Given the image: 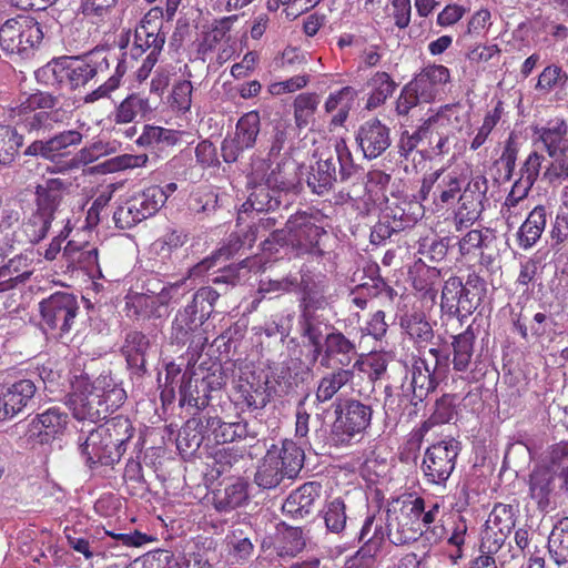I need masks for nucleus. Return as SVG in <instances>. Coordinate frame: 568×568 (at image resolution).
Returning <instances> with one entry per match:
<instances>
[{"label": "nucleus", "instance_id": "nucleus-1", "mask_svg": "<svg viewBox=\"0 0 568 568\" xmlns=\"http://www.w3.org/2000/svg\"><path fill=\"white\" fill-rule=\"evenodd\" d=\"M132 436L131 422L119 415L87 434L82 430L79 437L80 450L90 467L97 464L113 465L121 459Z\"/></svg>", "mask_w": 568, "mask_h": 568}, {"label": "nucleus", "instance_id": "nucleus-2", "mask_svg": "<svg viewBox=\"0 0 568 568\" xmlns=\"http://www.w3.org/2000/svg\"><path fill=\"white\" fill-rule=\"evenodd\" d=\"M120 61L108 51L100 49L78 57H61L52 60L37 72L51 84H65L71 89L84 87L89 81L105 75L111 62Z\"/></svg>", "mask_w": 568, "mask_h": 568}, {"label": "nucleus", "instance_id": "nucleus-3", "mask_svg": "<svg viewBox=\"0 0 568 568\" xmlns=\"http://www.w3.org/2000/svg\"><path fill=\"white\" fill-rule=\"evenodd\" d=\"M323 217L318 212L302 211L291 215L284 230L273 231L262 243L264 251H271V245H291L298 255L311 254L322 256L324 250L321 240L326 235L322 225Z\"/></svg>", "mask_w": 568, "mask_h": 568}, {"label": "nucleus", "instance_id": "nucleus-4", "mask_svg": "<svg viewBox=\"0 0 568 568\" xmlns=\"http://www.w3.org/2000/svg\"><path fill=\"white\" fill-rule=\"evenodd\" d=\"M315 156L317 161L307 175V185L315 194L329 192L337 181V174L344 181L355 172L353 155L343 139H335L327 146L317 150Z\"/></svg>", "mask_w": 568, "mask_h": 568}, {"label": "nucleus", "instance_id": "nucleus-5", "mask_svg": "<svg viewBox=\"0 0 568 568\" xmlns=\"http://www.w3.org/2000/svg\"><path fill=\"white\" fill-rule=\"evenodd\" d=\"M423 511V498L416 497L403 503L398 513H387V536L395 546H403L423 537L430 544H437L444 536L443 526L423 529L418 515Z\"/></svg>", "mask_w": 568, "mask_h": 568}, {"label": "nucleus", "instance_id": "nucleus-6", "mask_svg": "<svg viewBox=\"0 0 568 568\" xmlns=\"http://www.w3.org/2000/svg\"><path fill=\"white\" fill-rule=\"evenodd\" d=\"M58 97L48 92H36L26 98L13 110V119L17 125L30 134L45 135L50 133L55 123L60 122V113L54 108L58 105Z\"/></svg>", "mask_w": 568, "mask_h": 568}, {"label": "nucleus", "instance_id": "nucleus-7", "mask_svg": "<svg viewBox=\"0 0 568 568\" xmlns=\"http://www.w3.org/2000/svg\"><path fill=\"white\" fill-rule=\"evenodd\" d=\"M42 39L40 23L29 16L21 14L9 19L0 28V48L10 57H31Z\"/></svg>", "mask_w": 568, "mask_h": 568}, {"label": "nucleus", "instance_id": "nucleus-8", "mask_svg": "<svg viewBox=\"0 0 568 568\" xmlns=\"http://www.w3.org/2000/svg\"><path fill=\"white\" fill-rule=\"evenodd\" d=\"M373 409L368 404L356 399L346 403L332 425L329 439L336 447H346L358 443L372 423Z\"/></svg>", "mask_w": 568, "mask_h": 568}, {"label": "nucleus", "instance_id": "nucleus-9", "mask_svg": "<svg viewBox=\"0 0 568 568\" xmlns=\"http://www.w3.org/2000/svg\"><path fill=\"white\" fill-rule=\"evenodd\" d=\"M42 325L59 336L69 333L78 315L77 297L67 292H57L39 303Z\"/></svg>", "mask_w": 568, "mask_h": 568}, {"label": "nucleus", "instance_id": "nucleus-10", "mask_svg": "<svg viewBox=\"0 0 568 568\" xmlns=\"http://www.w3.org/2000/svg\"><path fill=\"white\" fill-rule=\"evenodd\" d=\"M460 444L454 438H446L429 446L424 454L422 470L430 484H445L455 469Z\"/></svg>", "mask_w": 568, "mask_h": 568}, {"label": "nucleus", "instance_id": "nucleus-11", "mask_svg": "<svg viewBox=\"0 0 568 568\" xmlns=\"http://www.w3.org/2000/svg\"><path fill=\"white\" fill-rule=\"evenodd\" d=\"M488 190L487 179L477 174L473 176L463 192L459 194L457 206L454 211L455 230L462 232L477 221L484 210L483 202Z\"/></svg>", "mask_w": 568, "mask_h": 568}, {"label": "nucleus", "instance_id": "nucleus-12", "mask_svg": "<svg viewBox=\"0 0 568 568\" xmlns=\"http://www.w3.org/2000/svg\"><path fill=\"white\" fill-rule=\"evenodd\" d=\"M162 16L163 12L160 8H153L135 28L133 44L129 52L131 61H136L143 54L160 55L165 43V36L161 32Z\"/></svg>", "mask_w": 568, "mask_h": 568}, {"label": "nucleus", "instance_id": "nucleus-13", "mask_svg": "<svg viewBox=\"0 0 568 568\" xmlns=\"http://www.w3.org/2000/svg\"><path fill=\"white\" fill-rule=\"evenodd\" d=\"M435 366L430 367L426 358L412 357L406 365L405 377L400 385L402 395L410 405L417 406L435 388L437 382L434 378Z\"/></svg>", "mask_w": 568, "mask_h": 568}, {"label": "nucleus", "instance_id": "nucleus-14", "mask_svg": "<svg viewBox=\"0 0 568 568\" xmlns=\"http://www.w3.org/2000/svg\"><path fill=\"white\" fill-rule=\"evenodd\" d=\"M290 386L288 382L278 383V388L271 385V382L263 379L255 373H250L241 377L235 387L236 403L251 410L265 407L271 399L272 394H284Z\"/></svg>", "mask_w": 568, "mask_h": 568}, {"label": "nucleus", "instance_id": "nucleus-15", "mask_svg": "<svg viewBox=\"0 0 568 568\" xmlns=\"http://www.w3.org/2000/svg\"><path fill=\"white\" fill-rule=\"evenodd\" d=\"M261 129V118L257 111H250L242 115L235 128L233 136L223 140L221 146L222 158L226 163L236 162L240 155L255 145Z\"/></svg>", "mask_w": 568, "mask_h": 568}, {"label": "nucleus", "instance_id": "nucleus-16", "mask_svg": "<svg viewBox=\"0 0 568 568\" xmlns=\"http://www.w3.org/2000/svg\"><path fill=\"white\" fill-rule=\"evenodd\" d=\"M205 318L194 310V306L186 305L183 310H180L171 327L170 338L172 343L178 345H185L190 343V348L199 354L204 345L207 343V338L204 335L202 325Z\"/></svg>", "mask_w": 568, "mask_h": 568}, {"label": "nucleus", "instance_id": "nucleus-17", "mask_svg": "<svg viewBox=\"0 0 568 568\" xmlns=\"http://www.w3.org/2000/svg\"><path fill=\"white\" fill-rule=\"evenodd\" d=\"M180 284H166L160 292L134 294L126 302L129 311L136 318H163L169 315L171 301L178 295Z\"/></svg>", "mask_w": 568, "mask_h": 568}, {"label": "nucleus", "instance_id": "nucleus-18", "mask_svg": "<svg viewBox=\"0 0 568 568\" xmlns=\"http://www.w3.org/2000/svg\"><path fill=\"white\" fill-rule=\"evenodd\" d=\"M195 423L199 428V437L193 436V440L199 446L204 438L214 440L216 444H226L247 437H255V433L251 432L246 422L225 423L221 418L214 416H204L196 422L189 420L187 425Z\"/></svg>", "mask_w": 568, "mask_h": 568}, {"label": "nucleus", "instance_id": "nucleus-19", "mask_svg": "<svg viewBox=\"0 0 568 568\" xmlns=\"http://www.w3.org/2000/svg\"><path fill=\"white\" fill-rule=\"evenodd\" d=\"M69 183L62 179H48L36 186V220L41 222L38 237L48 234Z\"/></svg>", "mask_w": 568, "mask_h": 568}, {"label": "nucleus", "instance_id": "nucleus-20", "mask_svg": "<svg viewBox=\"0 0 568 568\" xmlns=\"http://www.w3.org/2000/svg\"><path fill=\"white\" fill-rule=\"evenodd\" d=\"M301 300L302 313L316 314L324 311L333 303L329 280L323 274L305 272L301 276Z\"/></svg>", "mask_w": 568, "mask_h": 568}, {"label": "nucleus", "instance_id": "nucleus-21", "mask_svg": "<svg viewBox=\"0 0 568 568\" xmlns=\"http://www.w3.org/2000/svg\"><path fill=\"white\" fill-rule=\"evenodd\" d=\"M532 142L536 149L545 151L548 156H568V124L556 118L545 124L532 128Z\"/></svg>", "mask_w": 568, "mask_h": 568}, {"label": "nucleus", "instance_id": "nucleus-22", "mask_svg": "<svg viewBox=\"0 0 568 568\" xmlns=\"http://www.w3.org/2000/svg\"><path fill=\"white\" fill-rule=\"evenodd\" d=\"M322 347L318 356L320 366L327 369L334 366L347 368L357 355L355 342L335 328L325 335Z\"/></svg>", "mask_w": 568, "mask_h": 568}, {"label": "nucleus", "instance_id": "nucleus-23", "mask_svg": "<svg viewBox=\"0 0 568 568\" xmlns=\"http://www.w3.org/2000/svg\"><path fill=\"white\" fill-rule=\"evenodd\" d=\"M83 135L78 130H65L49 139H38L29 144L23 154L27 156H41L54 162L61 156L68 155V149L81 144Z\"/></svg>", "mask_w": 568, "mask_h": 568}, {"label": "nucleus", "instance_id": "nucleus-24", "mask_svg": "<svg viewBox=\"0 0 568 568\" xmlns=\"http://www.w3.org/2000/svg\"><path fill=\"white\" fill-rule=\"evenodd\" d=\"M100 389L95 383L87 384L83 388L77 387L70 395L68 404L75 419L97 423L106 417L101 402L103 393Z\"/></svg>", "mask_w": 568, "mask_h": 568}, {"label": "nucleus", "instance_id": "nucleus-25", "mask_svg": "<svg viewBox=\"0 0 568 568\" xmlns=\"http://www.w3.org/2000/svg\"><path fill=\"white\" fill-rule=\"evenodd\" d=\"M356 141L366 159H376L390 145L389 129L379 120H369L359 126Z\"/></svg>", "mask_w": 568, "mask_h": 568}, {"label": "nucleus", "instance_id": "nucleus-26", "mask_svg": "<svg viewBox=\"0 0 568 568\" xmlns=\"http://www.w3.org/2000/svg\"><path fill=\"white\" fill-rule=\"evenodd\" d=\"M449 80L448 68L442 64H430L422 69L409 83L419 93V99L423 102L430 103L444 90Z\"/></svg>", "mask_w": 568, "mask_h": 568}, {"label": "nucleus", "instance_id": "nucleus-27", "mask_svg": "<svg viewBox=\"0 0 568 568\" xmlns=\"http://www.w3.org/2000/svg\"><path fill=\"white\" fill-rule=\"evenodd\" d=\"M37 385L29 378L3 385L0 389L9 419L21 413L33 400Z\"/></svg>", "mask_w": 568, "mask_h": 568}, {"label": "nucleus", "instance_id": "nucleus-28", "mask_svg": "<svg viewBox=\"0 0 568 568\" xmlns=\"http://www.w3.org/2000/svg\"><path fill=\"white\" fill-rule=\"evenodd\" d=\"M442 310L453 316H458L462 312L470 313L474 308L469 298V291L464 286L463 281L457 276L449 277L442 291Z\"/></svg>", "mask_w": 568, "mask_h": 568}, {"label": "nucleus", "instance_id": "nucleus-29", "mask_svg": "<svg viewBox=\"0 0 568 568\" xmlns=\"http://www.w3.org/2000/svg\"><path fill=\"white\" fill-rule=\"evenodd\" d=\"M68 414L60 407H50L38 414L29 424L31 436L41 437V442H48L65 429Z\"/></svg>", "mask_w": 568, "mask_h": 568}, {"label": "nucleus", "instance_id": "nucleus-30", "mask_svg": "<svg viewBox=\"0 0 568 568\" xmlns=\"http://www.w3.org/2000/svg\"><path fill=\"white\" fill-rule=\"evenodd\" d=\"M358 364L359 362L356 361L353 368L335 367L333 371L324 374L317 383L315 403L324 404L332 400L342 388L349 385L355 376L354 368Z\"/></svg>", "mask_w": 568, "mask_h": 568}, {"label": "nucleus", "instance_id": "nucleus-31", "mask_svg": "<svg viewBox=\"0 0 568 568\" xmlns=\"http://www.w3.org/2000/svg\"><path fill=\"white\" fill-rule=\"evenodd\" d=\"M318 496L320 485L305 483L290 494L282 506V511L293 519H303L311 514L314 501Z\"/></svg>", "mask_w": 568, "mask_h": 568}, {"label": "nucleus", "instance_id": "nucleus-32", "mask_svg": "<svg viewBox=\"0 0 568 568\" xmlns=\"http://www.w3.org/2000/svg\"><path fill=\"white\" fill-rule=\"evenodd\" d=\"M529 496L537 504L540 511L552 509L551 497L555 490V475L546 467H537L529 475Z\"/></svg>", "mask_w": 568, "mask_h": 568}, {"label": "nucleus", "instance_id": "nucleus-33", "mask_svg": "<svg viewBox=\"0 0 568 568\" xmlns=\"http://www.w3.org/2000/svg\"><path fill=\"white\" fill-rule=\"evenodd\" d=\"M547 223V210L542 205L536 206L521 224L518 232L520 247L530 248L540 239Z\"/></svg>", "mask_w": 568, "mask_h": 568}, {"label": "nucleus", "instance_id": "nucleus-34", "mask_svg": "<svg viewBox=\"0 0 568 568\" xmlns=\"http://www.w3.org/2000/svg\"><path fill=\"white\" fill-rule=\"evenodd\" d=\"M465 179L458 172L444 173L442 171L440 178L437 180L433 195L434 203L437 206H445L455 203L456 199L463 192Z\"/></svg>", "mask_w": 568, "mask_h": 568}, {"label": "nucleus", "instance_id": "nucleus-35", "mask_svg": "<svg viewBox=\"0 0 568 568\" xmlns=\"http://www.w3.org/2000/svg\"><path fill=\"white\" fill-rule=\"evenodd\" d=\"M152 110L149 99L133 93L128 95L114 110L113 120L116 124H126L145 118Z\"/></svg>", "mask_w": 568, "mask_h": 568}, {"label": "nucleus", "instance_id": "nucleus-36", "mask_svg": "<svg viewBox=\"0 0 568 568\" xmlns=\"http://www.w3.org/2000/svg\"><path fill=\"white\" fill-rule=\"evenodd\" d=\"M278 456L275 450H267L261 460L254 476V481L258 487L263 489L275 488L286 477L278 464Z\"/></svg>", "mask_w": 568, "mask_h": 568}, {"label": "nucleus", "instance_id": "nucleus-37", "mask_svg": "<svg viewBox=\"0 0 568 568\" xmlns=\"http://www.w3.org/2000/svg\"><path fill=\"white\" fill-rule=\"evenodd\" d=\"M357 92L352 87H344L331 93L325 102V111L332 114V124L343 125L353 108Z\"/></svg>", "mask_w": 568, "mask_h": 568}, {"label": "nucleus", "instance_id": "nucleus-38", "mask_svg": "<svg viewBox=\"0 0 568 568\" xmlns=\"http://www.w3.org/2000/svg\"><path fill=\"white\" fill-rule=\"evenodd\" d=\"M457 110L455 105L446 104L440 106L434 114L424 119L415 130L417 138L422 141L433 140L440 130H445L452 125V118L456 116Z\"/></svg>", "mask_w": 568, "mask_h": 568}, {"label": "nucleus", "instance_id": "nucleus-39", "mask_svg": "<svg viewBox=\"0 0 568 568\" xmlns=\"http://www.w3.org/2000/svg\"><path fill=\"white\" fill-rule=\"evenodd\" d=\"M369 89L366 109L374 110L386 102L396 90V82L390 78L387 72H376L367 81Z\"/></svg>", "mask_w": 568, "mask_h": 568}, {"label": "nucleus", "instance_id": "nucleus-40", "mask_svg": "<svg viewBox=\"0 0 568 568\" xmlns=\"http://www.w3.org/2000/svg\"><path fill=\"white\" fill-rule=\"evenodd\" d=\"M268 450H275L278 456V464L287 478H294L301 470L304 462V452L290 439L282 442V446L273 445Z\"/></svg>", "mask_w": 568, "mask_h": 568}, {"label": "nucleus", "instance_id": "nucleus-41", "mask_svg": "<svg viewBox=\"0 0 568 568\" xmlns=\"http://www.w3.org/2000/svg\"><path fill=\"white\" fill-rule=\"evenodd\" d=\"M248 499V483L236 479L227 485L223 493L215 496L214 506L220 511H229L243 506Z\"/></svg>", "mask_w": 568, "mask_h": 568}, {"label": "nucleus", "instance_id": "nucleus-42", "mask_svg": "<svg viewBox=\"0 0 568 568\" xmlns=\"http://www.w3.org/2000/svg\"><path fill=\"white\" fill-rule=\"evenodd\" d=\"M552 323V317L544 312H537L534 314L529 327L521 320V314L513 316L514 329L525 341H528L529 336L535 338L545 337L549 334Z\"/></svg>", "mask_w": 568, "mask_h": 568}, {"label": "nucleus", "instance_id": "nucleus-43", "mask_svg": "<svg viewBox=\"0 0 568 568\" xmlns=\"http://www.w3.org/2000/svg\"><path fill=\"white\" fill-rule=\"evenodd\" d=\"M149 338L141 332L133 331L126 334L122 353L131 367L141 369L145 365V353L149 348Z\"/></svg>", "mask_w": 568, "mask_h": 568}, {"label": "nucleus", "instance_id": "nucleus-44", "mask_svg": "<svg viewBox=\"0 0 568 568\" xmlns=\"http://www.w3.org/2000/svg\"><path fill=\"white\" fill-rule=\"evenodd\" d=\"M297 170L298 164L294 160L290 158L284 159L275 169L271 170L268 186L277 191H291L295 189L298 183Z\"/></svg>", "mask_w": 568, "mask_h": 568}, {"label": "nucleus", "instance_id": "nucleus-45", "mask_svg": "<svg viewBox=\"0 0 568 568\" xmlns=\"http://www.w3.org/2000/svg\"><path fill=\"white\" fill-rule=\"evenodd\" d=\"M277 192L272 186H255L247 201L242 205L243 211L270 212L278 209L281 201L278 200Z\"/></svg>", "mask_w": 568, "mask_h": 568}, {"label": "nucleus", "instance_id": "nucleus-46", "mask_svg": "<svg viewBox=\"0 0 568 568\" xmlns=\"http://www.w3.org/2000/svg\"><path fill=\"white\" fill-rule=\"evenodd\" d=\"M383 545V536L375 529L374 535L356 552L347 559L342 568H375V556Z\"/></svg>", "mask_w": 568, "mask_h": 568}, {"label": "nucleus", "instance_id": "nucleus-47", "mask_svg": "<svg viewBox=\"0 0 568 568\" xmlns=\"http://www.w3.org/2000/svg\"><path fill=\"white\" fill-rule=\"evenodd\" d=\"M131 199L143 220L153 216L165 203L164 193L159 185L149 186Z\"/></svg>", "mask_w": 568, "mask_h": 568}, {"label": "nucleus", "instance_id": "nucleus-48", "mask_svg": "<svg viewBox=\"0 0 568 568\" xmlns=\"http://www.w3.org/2000/svg\"><path fill=\"white\" fill-rule=\"evenodd\" d=\"M237 20V14L214 20L210 30L204 36L202 43L203 48L205 50H215L221 43L229 42L231 39L232 27Z\"/></svg>", "mask_w": 568, "mask_h": 568}, {"label": "nucleus", "instance_id": "nucleus-49", "mask_svg": "<svg viewBox=\"0 0 568 568\" xmlns=\"http://www.w3.org/2000/svg\"><path fill=\"white\" fill-rule=\"evenodd\" d=\"M179 141L176 131L155 126L144 125L143 132L136 139V144L144 148L173 146Z\"/></svg>", "mask_w": 568, "mask_h": 568}, {"label": "nucleus", "instance_id": "nucleus-50", "mask_svg": "<svg viewBox=\"0 0 568 568\" xmlns=\"http://www.w3.org/2000/svg\"><path fill=\"white\" fill-rule=\"evenodd\" d=\"M475 336L471 332L466 331L454 337L453 341V365L458 372L467 371L473 353Z\"/></svg>", "mask_w": 568, "mask_h": 568}, {"label": "nucleus", "instance_id": "nucleus-51", "mask_svg": "<svg viewBox=\"0 0 568 568\" xmlns=\"http://www.w3.org/2000/svg\"><path fill=\"white\" fill-rule=\"evenodd\" d=\"M23 136L9 125H0V164L8 166L19 153Z\"/></svg>", "mask_w": 568, "mask_h": 568}, {"label": "nucleus", "instance_id": "nucleus-52", "mask_svg": "<svg viewBox=\"0 0 568 568\" xmlns=\"http://www.w3.org/2000/svg\"><path fill=\"white\" fill-rule=\"evenodd\" d=\"M320 104V97L315 93H301L294 100V119L298 129L306 128L313 120Z\"/></svg>", "mask_w": 568, "mask_h": 568}, {"label": "nucleus", "instance_id": "nucleus-53", "mask_svg": "<svg viewBox=\"0 0 568 568\" xmlns=\"http://www.w3.org/2000/svg\"><path fill=\"white\" fill-rule=\"evenodd\" d=\"M549 551L557 562L568 559V517L560 519L548 538Z\"/></svg>", "mask_w": 568, "mask_h": 568}, {"label": "nucleus", "instance_id": "nucleus-54", "mask_svg": "<svg viewBox=\"0 0 568 568\" xmlns=\"http://www.w3.org/2000/svg\"><path fill=\"white\" fill-rule=\"evenodd\" d=\"M94 383L95 386L100 387V390L103 393L101 402L105 409V415L119 408L124 403L126 398L125 390L119 385L114 384L111 379L103 377L98 378Z\"/></svg>", "mask_w": 568, "mask_h": 568}, {"label": "nucleus", "instance_id": "nucleus-55", "mask_svg": "<svg viewBox=\"0 0 568 568\" xmlns=\"http://www.w3.org/2000/svg\"><path fill=\"white\" fill-rule=\"evenodd\" d=\"M326 528L334 534H339L346 527V505L342 498H334L325 505L323 510Z\"/></svg>", "mask_w": 568, "mask_h": 568}, {"label": "nucleus", "instance_id": "nucleus-56", "mask_svg": "<svg viewBox=\"0 0 568 568\" xmlns=\"http://www.w3.org/2000/svg\"><path fill=\"white\" fill-rule=\"evenodd\" d=\"M316 314L302 313L300 315L301 334L307 338L308 343L314 347L313 361L320 356V349L323 347V334L318 323L315 320Z\"/></svg>", "mask_w": 568, "mask_h": 568}, {"label": "nucleus", "instance_id": "nucleus-57", "mask_svg": "<svg viewBox=\"0 0 568 568\" xmlns=\"http://www.w3.org/2000/svg\"><path fill=\"white\" fill-rule=\"evenodd\" d=\"M546 158L537 149L532 151L524 162L521 168V175L519 185L525 186V190H530L534 183L537 181L541 170L545 171Z\"/></svg>", "mask_w": 568, "mask_h": 568}, {"label": "nucleus", "instance_id": "nucleus-58", "mask_svg": "<svg viewBox=\"0 0 568 568\" xmlns=\"http://www.w3.org/2000/svg\"><path fill=\"white\" fill-rule=\"evenodd\" d=\"M515 511L510 505L498 504L496 505L486 520L485 526L491 527L497 531L510 534L515 527Z\"/></svg>", "mask_w": 568, "mask_h": 568}, {"label": "nucleus", "instance_id": "nucleus-59", "mask_svg": "<svg viewBox=\"0 0 568 568\" xmlns=\"http://www.w3.org/2000/svg\"><path fill=\"white\" fill-rule=\"evenodd\" d=\"M128 53H124V59L118 61L115 73L111 75L103 84L95 90L91 91L84 97L85 103H93L100 99L106 98L112 91L119 88L120 79L128 69Z\"/></svg>", "mask_w": 568, "mask_h": 568}, {"label": "nucleus", "instance_id": "nucleus-60", "mask_svg": "<svg viewBox=\"0 0 568 568\" xmlns=\"http://www.w3.org/2000/svg\"><path fill=\"white\" fill-rule=\"evenodd\" d=\"M503 112V103L499 101L493 110L486 113L481 126L470 142V150L476 151L486 142L493 129L500 121Z\"/></svg>", "mask_w": 568, "mask_h": 568}, {"label": "nucleus", "instance_id": "nucleus-61", "mask_svg": "<svg viewBox=\"0 0 568 568\" xmlns=\"http://www.w3.org/2000/svg\"><path fill=\"white\" fill-rule=\"evenodd\" d=\"M220 295L221 292L215 288L204 286L195 292L193 300L189 305L194 306V310L199 312L202 318L207 320Z\"/></svg>", "mask_w": 568, "mask_h": 568}, {"label": "nucleus", "instance_id": "nucleus-62", "mask_svg": "<svg viewBox=\"0 0 568 568\" xmlns=\"http://www.w3.org/2000/svg\"><path fill=\"white\" fill-rule=\"evenodd\" d=\"M407 334L415 341L422 343L433 337V328L422 314H413L402 321Z\"/></svg>", "mask_w": 568, "mask_h": 568}, {"label": "nucleus", "instance_id": "nucleus-63", "mask_svg": "<svg viewBox=\"0 0 568 568\" xmlns=\"http://www.w3.org/2000/svg\"><path fill=\"white\" fill-rule=\"evenodd\" d=\"M113 221L116 227L125 230L133 227L142 222L143 219L140 215L139 209L130 197L116 207L113 213Z\"/></svg>", "mask_w": 568, "mask_h": 568}, {"label": "nucleus", "instance_id": "nucleus-64", "mask_svg": "<svg viewBox=\"0 0 568 568\" xmlns=\"http://www.w3.org/2000/svg\"><path fill=\"white\" fill-rule=\"evenodd\" d=\"M568 178V156H549L546 160L542 180L550 184H559Z\"/></svg>", "mask_w": 568, "mask_h": 568}]
</instances>
